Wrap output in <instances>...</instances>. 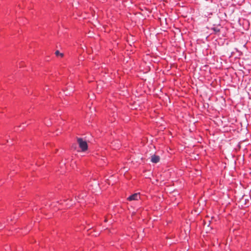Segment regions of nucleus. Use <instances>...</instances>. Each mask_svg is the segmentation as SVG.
<instances>
[{
	"instance_id": "1",
	"label": "nucleus",
	"mask_w": 251,
	"mask_h": 251,
	"mask_svg": "<svg viewBox=\"0 0 251 251\" xmlns=\"http://www.w3.org/2000/svg\"><path fill=\"white\" fill-rule=\"evenodd\" d=\"M77 142L79 148L82 151H85L88 149L87 143L85 141L83 140L82 138H77Z\"/></svg>"
},
{
	"instance_id": "2",
	"label": "nucleus",
	"mask_w": 251,
	"mask_h": 251,
	"mask_svg": "<svg viewBox=\"0 0 251 251\" xmlns=\"http://www.w3.org/2000/svg\"><path fill=\"white\" fill-rule=\"evenodd\" d=\"M140 198V196L139 193H135L128 197L127 200L129 201H137Z\"/></svg>"
},
{
	"instance_id": "3",
	"label": "nucleus",
	"mask_w": 251,
	"mask_h": 251,
	"mask_svg": "<svg viewBox=\"0 0 251 251\" xmlns=\"http://www.w3.org/2000/svg\"><path fill=\"white\" fill-rule=\"evenodd\" d=\"M160 161V157L158 155H153L151 157V161L154 163H157Z\"/></svg>"
},
{
	"instance_id": "4",
	"label": "nucleus",
	"mask_w": 251,
	"mask_h": 251,
	"mask_svg": "<svg viewBox=\"0 0 251 251\" xmlns=\"http://www.w3.org/2000/svg\"><path fill=\"white\" fill-rule=\"evenodd\" d=\"M55 54L56 56H60L61 57H63V54L62 53H60L59 50H56L55 52Z\"/></svg>"
},
{
	"instance_id": "5",
	"label": "nucleus",
	"mask_w": 251,
	"mask_h": 251,
	"mask_svg": "<svg viewBox=\"0 0 251 251\" xmlns=\"http://www.w3.org/2000/svg\"><path fill=\"white\" fill-rule=\"evenodd\" d=\"M212 29L215 32H218L220 31V28L218 27H214Z\"/></svg>"
},
{
	"instance_id": "6",
	"label": "nucleus",
	"mask_w": 251,
	"mask_h": 251,
	"mask_svg": "<svg viewBox=\"0 0 251 251\" xmlns=\"http://www.w3.org/2000/svg\"><path fill=\"white\" fill-rule=\"evenodd\" d=\"M77 197H78V199L79 200H80V199H83V197H84V195H79Z\"/></svg>"
},
{
	"instance_id": "7",
	"label": "nucleus",
	"mask_w": 251,
	"mask_h": 251,
	"mask_svg": "<svg viewBox=\"0 0 251 251\" xmlns=\"http://www.w3.org/2000/svg\"><path fill=\"white\" fill-rule=\"evenodd\" d=\"M119 146H120V143H117V146H116L115 147V149H116V148H119Z\"/></svg>"
}]
</instances>
